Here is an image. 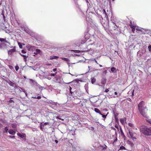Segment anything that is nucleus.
I'll list each match as a JSON object with an SVG mask.
<instances>
[{
	"mask_svg": "<svg viewBox=\"0 0 151 151\" xmlns=\"http://www.w3.org/2000/svg\"><path fill=\"white\" fill-rule=\"evenodd\" d=\"M15 69L17 71L19 69V67L18 65H16L15 67Z\"/></svg>",
	"mask_w": 151,
	"mask_h": 151,
	"instance_id": "31",
	"label": "nucleus"
},
{
	"mask_svg": "<svg viewBox=\"0 0 151 151\" xmlns=\"http://www.w3.org/2000/svg\"><path fill=\"white\" fill-rule=\"evenodd\" d=\"M94 42L93 41V42L91 43H88V45L87 46V47L85 48H83V50H84L85 51H90V50L92 51V52H93L94 51V50L91 48V46L94 45Z\"/></svg>",
	"mask_w": 151,
	"mask_h": 151,
	"instance_id": "3",
	"label": "nucleus"
},
{
	"mask_svg": "<svg viewBox=\"0 0 151 151\" xmlns=\"http://www.w3.org/2000/svg\"><path fill=\"white\" fill-rule=\"evenodd\" d=\"M140 132L145 135L147 136H151V127H148L144 126L140 127Z\"/></svg>",
	"mask_w": 151,
	"mask_h": 151,
	"instance_id": "1",
	"label": "nucleus"
},
{
	"mask_svg": "<svg viewBox=\"0 0 151 151\" xmlns=\"http://www.w3.org/2000/svg\"><path fill=\"white\" fill-rule=\"evenodd\" d=\"M115 127L116 128V129H119V127H118V126L117 125H115Z\"/></svg>",
	"mask_w": 151,
	"mask_h": 151,
	"instance_id": "48",
	"label": "nucleus"
},
{
	"mask_svg": "<svg viewBox=\"0 0 151 151\" xmlns=\"http://www.w3.org/2000/svg\"><path fill=\"white\" fill-rule=\"evenodd\" d=\"M138 109L141 114L144 116H145V109L147 108L144 106V102L143 101L141 102L138 105Z\"/></svg>",
	"mask_w": 151,
	"mask_h": 151,
	"instance_id": "2",
	"label": "nucleus"
},
{
	"mask_svg": "<svg viewBox=\"0 0 151 151\" xmlns=\"http://www.w3.org/2000/svg\"><path fill=\"white\" fill-rule=\"evenodd\" d=\"M91 40H88V42H86V44H87V43L89 42H91ZM85 43V42H81V44H83L84 43Z\"/></svg>",
	"mask_w": 151,
	"mask_h": 151,
	"instance_id": "39",
	"label": "nucleus"
},
{
	"mask_svg": "<svg viewBox=\"0 0 151 151\" xmlns=\"http://www.w3.org/2000/svg\"><path fill=\"white\" fill-rule=\"evenodd\" d=\"M23 92H24V93H25V95L26 96H27V93H26V92L25 91H23Z\"/></svg>",
	"mask_w": 151,
	"mask_h": 151,
	"instance_id": "57",
	"label": "nucleus"
},
{
	"mask_svg": "<svg viewBox=\"0 0 151 151\" xmlns=\"http://www.w3.org/2000/svg\"><path fill=\"white\" fill-rule=\"evenodd\" d=\"M16 48L15 46L13 48L8 51V53L10 56H12V53L16 51Z\"/></svg>",
	"mask_w": 151,
	"mask_h": 151,
	"instance_id": "8",
	"label": "nucleus"
},
{
	"mask_svg": "<svg viewBox=\"0 0 151 151\" xmlns=\"http://www.w3.org/2000/svg\"><path fill=\"white\" fill-rule=\"evenodd\" d=\"M134 90H133L132 92V96L134 95Z\"/></svg>",
	"mask_w": 151,
	"mask_h": 151,
	"instance_id": "53",
	"label": "nucleus"
},
{
	"mask_svg": "<svg viewBox=\"0 0 151 151\" xmlns=\"http://www.w3.org/2000/svg\"><path fill=\"white\" fill-rule=\"evenodd\" d=\"M120 150H126V148H125V147H124L122 146V147H120Z\"/></svg>",
	"mask_w": 151,
	"mask_h": 151,
	"instance_id": "35",
	"label": "nucleus"
},
{
	"mask_svg": "<svg viewBox=\"0 0 151 151\" xmlns=\"http://www.w3.org/2000/svg\"><path fill=\"white\" fill-rule=\"evenodd\" d=\"M91 82L92 84H93L96 81V79L94 77H92L91 78Z\"/></svg>",
	"mask_w": 151,
	"mask_h": 151,
	"instance_id": "21",
	"label": "nucleus"
},
{
	"mask_svg": "<svg viewBox=\"0 0 151 151\" xmlns=\"http://www.w3.org/2000/svg\"><path fill=\"white\" fill-rule=\"evenodd\" d=\"M14 47L12 46L11 47H10L11 48H13V47Z\"/></svg>",
	"mask_w": 151,
	"mask_h": 151,
	"instance_id": "63",
	"label": "nucleus"
},
{
	"mask_svg": "<svg viewBox=\"0 0 151 151\" xmlns=\"http://www.w3.org/2000/svg\"><path fill=\"white\" fill-rule=\"evenodd\" d=\"M88 68L89 69V70H90V69H89V66H88Z\"/></svg>",
	"mask_w": 151,
	"mask_h": 151,
	"instance_id": "64",
	"label": "nucleus"
},
{
	"mask_svg": "<svg viewBox=\"0 0 151 151\" xmlns=\"http://www.w3.org/2000/svg\"><path fill=\"white\" fill-rule=\"evenodd\" d=\"M58 58V57L56 56H50V60H52L53 59H57Z\"/></svg>",
	"mask_w": 151,
	"mask_h": 151,
	"instance_id": "14",
	"label": "nucleus"
},
{
	"mask_svg": "<svg viewBox=\"0 0 151 151\" xmlns=\"http://www.w3.org/2000/svg\"><path fill=\"white\" fill-rule=\"evenodd\" d=\"M55 141L56 143H57L58 142V141L57 140H55Z\"/></svg>",
	"mask_w": 151,
	"mask_h": 151,
	"instance_id": "52",
	"label": "nucleus"
},
{
	"mask_svg": "<svg viewBox=\"0 0 151 151\" xmlns=\"http://www.w3.org/2000/svg\"><path fill=\"white\" fill-rule=\"evenodd\" d=\"M7 83L11 86L14 87V83H13L11 81L9 80V81H6Z\"/></svg>",
	"mask_w": 151,
	"mask_h": 151,
	"instance_id": "13",
	"label": "nucleus"
},
{
	"mask_svg": "<svg viewBox=\"0 0 151 151\" xmlns=\"http://www.w3.org/2000/svg\"><path fill=\"white\" fill-rule=\"evenodd\" d=\"M111 71L113 73L116 72V68L114 67H112L111 68Z\"/></svg>",
	"mask_w": 151,
	"mask_h": 151,
	"instance_id": "22",
	"label": "nucleus"
},
{
	"mask_svg": "<svg viewBox=\"0 0 151 151\" xmlns=\"http://www.w3.org/2000/svg\"><path fill=\"white\" fill-rule=\"evenodd\" d=\"M95 111L97 113H99V112H100V110L98 109L95 108L94 109Z\"/></svg>",
	"mask_w": 151,
	"mask_h": 151,
	"instance_id": "26",
	"label": "nucleus"
},
{
	"mask_svg": "<svg viewBox=\"0 0 151 151\" xmlns=\"http://www.w3.org/2000/svg\"><path fill=\"white\" fill-rule=\"evenodd\" d=\"M109 89H106L104 91V92L106 93H107L108 92H109Z\"/></svg>",
	"mask_w": 151,
	"mask_h": 151,
	"instance_id": "41",
	"label": "nucleus"
},
{
	"mask_svg": "<svg viewBox=\"0 0 151 151\" xmlns=\"http://www.w3.org/2000/svg\"><path fill=\"white\" fill-rule=\"evenodd\" d=\"M99 66L100 67H102V65H99Z\"/></svg>",
	"mask_w": 151,
	"mask_h": 151,
	"instance_id": "62",
	"label": "nucleus"
},
{
	"mask_svg": "<svg viewBox=\"0 0 151 151\" xmlns=\"http://www.w3.org/2000/svg\"><path fill=\"white\" fill-rule=\"evenodd\" d=\"M56 70H57L56 68H54L52 70V71L54 72H55V71H56Z\"/></svg>",
	"mask_w": 151,
	"mask_h": 151,
	"instance_id": "47",
	"label": "nucleus"
},
{
	"mask_svg": "<svg viewBox=\"0 0 151 151\" xmlns=\"http://www.w3.org/2000/svg\"><path fill=\"white\" fill-rule=\"evenodd\" d=\"M27 57H24V60L25 62H26L27 61Z\"/></svg>",
	"mask_w": 151,
	"mask_h": 151,
	"instance_id": "45",
	"label": "nucleus"
},
{
	"mask_svg": "<svg viewBox=\"0 0 151 151\" xmlns=\"http://www.w3.org/2000/svg\"><path fill=\"white\" fill-rule=\"evenodd\" d=\"M120 131H121V134L122 135H123V136H124V134L123 132V131L122 130V129H121V130H120Z\"/></svg>",
	"mask_w": 151,
	"mask_h": 151,
	"instance_id": "43",
	"label": "nucleus"
},
{
	"mask_svg": "<svg viewBox=\"0 0 151 151\" xmlns=\"http://www.w3.org/2000/svg\"><path fill=\"white\" fill-rule=\"evenodd\" d=\"M32 98L34 99H40L41 98V96H38L37 97L36 96H32Z\"/></svg>",
	"mask_w": 151,
	"mask_h": 151,
	"instance_id": "25",
	"label": "nucleus"
},
{
	"mask_svg": "<svg viewBox=\"0 0 151 151\" xmlns=\"http://www.w3.org/2000/svg\"><path fill=\"white\" fill-rule=\"evenodd\" d=\"M18 136L22 138L24 141L26 140V135L24 133L20 134L19 133H18L17 134Z\"/></svg>",
	"mask_w": 151,
	"mask_h": 151,
	"instance_id": "9",
	"label": "nucleus"
},
{
	"mask_svg": "<svg viewBox=\"0 0 151 151\" xmlns=\"http://www.w3.org/2000/svg\"><path fill=\"white\" fill-rule=\"evenodd\" d=\"M61 59H62V60H65L66 61L69 62L70 61L69 59L67 58H61Z\"/></svg>",
	"mask_w": 151,
	"mask_h": 151,
	"instance_id": "23",
	"label": "nucleus"
},
{
	"mask_svg": "<svg viewBox=\"0 0 151 151\" xmlns=\"http://www.w3.org/2000/svg\"><path fill=\"white\" fill-rule=\"evenodd\" d=\"M36 52H34V53L36 54L40 53V52H41V50L39 49H35Z\"/></svg>",
	"mask_w": 151,
	"mask_h": 151,
	"instance_id": "18",
	"label": "nucleus"
},
{
	"mask_svg": "<svg viewBox=\"0 0 151 151\" xmlns=\"http://www.w3.org/2000/svg\"><path fill=\"white\" fill-rule=\"evenodd\" d=\"M147 121L150 124H151V119H148L147 120Z\"/></svg>",
	"mask_w": 151,
	"mask_h": 151,
	"instance_id": "38",
	"label": "nucleus"
},
{
	"mask_svg": "<svg viewBox=\"0 0 151 151\" xmlns=\"http://www.w3.org/2000/svg\"><path fill=\"white\" fill-rule=\"evenodd\" d=\"M9 137L11 138H15L14 136H9Z\"/></svg>",
	"mask_w": 151,
	"mask_h": 151,
	"instance_id": "49",
	"label": "nucleus"
},
{
	"mask_svg": "<svg viewBox=\"0 0 151 151\" xmlns=\"http://www.w3.org/2000/svg\"><path fill=\"white\" fill-rule=\"evenodd\" d=\"M128 125L129 126L132 127H133L134 126V125L132 124L131 123H129Z\"/></svg>",
	"mask_w": 151,
	"mask_h": 151,
	"instance_id": "36",
	"label": "nucleus"
},
{
	"mask_svg": "<svg viewBox=\"0 0 151 151\" xmlns=\"http://www.w3.org/2000/svg\"><path fill=\"white\" fill-rule=\"evenodd\" d=\"M24 31L27 33L29 34H30L31 33V31L27 28H25L24 29Z\"/></svg>",
	"mask_w": 151,
	"mask_h": 151,
	"instance_id": "12",
	"label": "nucleus"
},
{
	"mask_svg": "<svg viewBox=\"0 0 151 151\" xmlns=\"http://www.w3.org/2000/svg\"><path fill=\"white\" fill-rule=\"evenodd\" d=\"M12 128L14 129L16 128L17 124L16 123H13L12 124Z\"/></svg>",
	"mask_w": 151,
	"mask_h": 151,
	"instance_id": "24",
	"label": "nucleus"
},
{
	"mask_svg": "<svg viewBox=\"0 0 151 151\" xmlns=\"http://www.w3.org/2000/svg\"><path fill=\"white\" fill-rule=\"evenodd\" d=\"M98 113H99L100 115H101V114H102L100 111V112H99Z\"/></svg>",
	"mask_w": 151,
	"mask_h": 151,
	"instance_id": "56",
	"label": "nucleus"
},
{
	"mask_svg": "<svg viewBox=\"0 0 151 151\" xmlns=\"http://www.w3.org/2000/svg\"><path fill=\"white\" fill-rule=\"evenodd\" d=\"M45 78L49 80H50L51 79V76L50 74V73L49 75H46L45 76Z\"/></svg>",
	"mask_w": 151,
	"mask_h": 151,
	"instance_id": "16",
	"label": "nucleus"
},
{
	"mask_svg": "<svg viewBox=\"0 0 151 151\" xmlns=\"http://www.w3.org/2000/svg\"><path fill=\"white\" fill-rule=\"evenodd\" d=\"M101 115L102 116V117L104 118H105L106 117V116H107V114L106 115H105L101 114Z\"/></svg>",
	"mask_w": 151,
	"mask_h": 151,
	"instance_id": "29",
	"label": "nucleus"
},
{
	"mask_svg": "<svg viewBox=\"0 0 151 151\" xmlns=\"http://www.w3.org/2000/svg\"><path fill=\"white\" fill-rule=\"evenodd\" d=\"M114 94H115V95H117V92H114Z\"/></svg>",
	"mask_w": 151,
	"mask_h": 151,
	"instance_id": "54",
	"label": "nucleus"
},
{
	"mask_svg": "<svg viewBox=\"0 0 151 151\" xmlns=\"http://www.w3.org/2000/svg\"><path fill=\"white\" fill-rule=\"evenodd\" d=\"M4 42H5L6 43H7L9 44L10 45V43L9 42H8V41H6V39H5V41H4Z\"/></svg>",
	"mask_w": 151,
	"mask_h": 151,
	"instance_id": "42",
	"label": "nucleus"
},
{
	"mask_svg": "<svg viewBox=\"0 0 151 151\" xmlns=\"http://www.w3.org/2000/svg\"><path fill=\"white\" fill-rule=\"evenodd\" d=\"M57 72H56L54 73H50L51 76H54L55 77L56 79V81L57 82L58 81V77L57 76Z\"/></svg>",
	"mask_w": 151,
	"mask_h": 151,
	"instance_id": "10",
	"label": "nucleus"
},
{
	"mask_svg": "<svg viewBox=\"0 0 151 151\" xmlns=\"http://www.w3.org/2000/svg\"><path fill=\"white\" fill-rule=\"evenodd\" d=\"M18 45H19V47H20V48H22V46L21 45H20L19 44H20V43L19 42L18 43Z\"/></svg>",
	"mask_w": 151,
	"mask_h": 151,
	"instance_id": "50",
	"label": "nucleus"
},
{
	"mask_svg": "<svg viewBox=\"0 0 151 151\" xmlns=\"http://www.w3.org/2000/svg\"><path fill=\"white\" fill-rule=\"evenodd\" d=\"M40 129L41 130H42L43 128V125L42 124V123H41L40 124Z\"/></svg>",
	"mask_w": 151,
	"mask_h": 151,
	"instance_id": "30",
	"label": "nucleus"
},
{
	"mask_svg": "<svg viewBox=\"0 0 151 151\" xmlns=\"http://www.w3.org/2000/svg\"><path fill=\"white\" fill-rule=\"evenodd\" d=\"M106 82V78H103L101 80V83L102 84H104Z\"/></svg>",
	"mask_w": 151,
	"mask_h": 151,
	"instance_id": "15",
	"label": "nucleus"
},
{
	"mask_svg": "<svg viewBox=\"0 0 151 151\" xmlns=\"http://www.w3.org/2000/svg\"><path fill=\"white\" fill-rule=\"evenodd\" d=\"M2 16H3V18L4 19H5V16L4 14H3V13H2Z\"/></svg>",
	"mask_w": 151,
	"mask_h": 151,
	"instance_id": "46",
	"label": "nucleus"
},
{
	"mask_svg": "<svg viewBox=\"0 0 151 151\" xmlns=\"http://www.w3.org/2000/svg\"><path fill=\"white\" fill-rule=\"evenodd\" d=\"M5 39L0 38V41L1 42H4Z\"/></svg>",
	"mask_w": 151,
	"mask_h": 151,
	"instance_id": "34",
	"label": "nucleus"
},
{
	"mask_svg": "<svg viewBox=\"0 0 151 151\" xmlns=\"http://www.w3.org/2000/svg\"><path fill=\"white\" fill-rule=\"evenodd\" d=\"M95 60V62H96V63H97V64H98V63H97V61H96V60Z\"/></svg>",
	"mask_w": 151,
	"mask_h": 151,
	"instance_id": "59",
	"label": "nucleus"
},
{
	"mask_svg": "<svg viewBox=\"0 0 151 151\" xmlns=\"http://www.w3.org/2000/svg\"><path fill=\"white\" fill-rule=\"evenodd\" d=\"M61 116H58L56 117V118L58 119H59L60 120H64V119H62L61 118Z\"/></svg>",
	"mask_w": 151,
	"mask_h": 151,
	"instance_id": "28",
	"label": "nucleus"
},
{
	"mask_svg": "<svg viewBox=\"0 0 151 151\" xmlns=\"http://www.w3.org/2000/svg\"><path fill=\"white\" fill-rule=\"evenodd\" d=\"M72 88L70 87V86H69V91H70V95L71 96H73L74 94V92H72L71 91V89H72Z\"/></svg>",
	"mask_w": 151,
	"mask_h": 151,
	"instance_id": "20",
	"label": "nucleus"
},
{
	"mask_svg": "<svg viewBox=\"0 0 151 151\" xmlns=\"http://www.w3.org/2000/svg\"><path fill=\"white\" fill-rule=\"evenodd\" d=\"M8 130V127H6L4 128V130L3 131L4 133H7Z\"/></svg>",
	"mask_w": 151,
	"mask_h": 151,
	"instance_id": "17",
	"label": "nucleus"
},
{
	"mask_svg": "<svg viewBox=\"0 0 151 151\" xmlns=\"http://www.w3.org/2000/svg\"><path fill=\"white\" fill-rule=\"evenodd\" d=\"M114 118H115V119L116 121H119L117 117H116V114H114Z\"/></svg>",
	"mask_w": 151,
	"mask_h": 151,
	"instance_id": "33",
	"label": "nucleus"
},
{
	"mask_svg": "<svg viewBox=\"0 0 151 151\" xmlns=\"http://www.w3.org/2000/svg\"><path fill=\"white\" fill-rule=\"evenodd\" d=\"M148 49L149 50V52L151 53V45H149L148 46Z\"/></svg>",
	"mask_w": 151,
	"mask_h": 151,
	"instance_id": "27",
	"label": "nucleus"
},
{
	"mask_svg": "<svg viewBox=\"0 0 151 151\" xmlns=\"http://www.w3.org/2000/svg\"><path fill=\"white\" fill-rule=\"evenodd\" d=\"M8 132L10 134L12 135H14L16 133V132L13 129H10L8 130Z\"/></svg>",
	"mask_w": 151,
	"mask_h": 151,
	"instance_id": "11",
	"label": "nucleus"
},
{
	"mask_svg": "<svg viewBox=\"0 0 151 151\" xmlns=\"http://www.w3.org/2000/svg\"><path fill=\"white\" fill-rule=\"evenodd\" d=\"M117 140V138H116V139L114 140V141L113 142V143H114L115 142H116V141Z\"/></svg>",
	"mask_w": 151,
	"mask_h": 151,
	"instance_id": "51",
	"label": "nucleus"
},
{
	"mask_svg": "<svg viewBox=\"0 0 151 151\" xmlns=\"http://www.w3.org/2000/svg\"><path fill=\"white\" fill-rule=\"evenodd\" d=\"M103 14H105V16L106 15L107 16V13H106L105 9H103Z\"/></svg>",
	"mask_w": 151,
	"mask_h": 151,
	"instance_id": "32",
	"label": "nucleus"
},
{
	"mask_svg": "<svg viewBox=\"0 0 151 151\" xmlns=\"http://www.w3.org/2000/svg\"><path fill=\"white\" fill-rule=\"evenodd\" d=\"M112 129L115 130H116V129H115L114 128H112Z\"/></svg>",
	"mask_w": 151,
	"mask_h": 151,
	"instance_id": "61",
	"label": "nucleus"
},
{
	"mask_svg": "<svg viewBox=\"0 0 151 151\" xmlns=\"http://www.w3.org/2000/svg\"><path fill=\"white\" fill-rule=\"evenodd\" d=\"M48 124V122H46L43 124H42L43 126H44V125H47Z\"/></svg>",
	"mask_w": 151,
	"mask_h": 151,
	"instance_id": "40",
	"label": "nucleus"
},
{
	"mask_svg": "<svg viewBox=\"0 0 151 151\" xmlns=\"http://www.w3.org/2000/svg\"><path fill=\"white\" fill-rule=\"evenodd\" d=\"M115 114H116V117H117V116H118V114L117 113H115Z\"/></svg>",
	"mask_w": 151,
	"mask_h": 151,
	"instance_id": "55",
	"label": "nucleus"
},
{
	"mask_svg": "<svg viewBox=\"0 0 151 151\" xmlns=\"http://www.w3.org/2000/svg\"><path fill=\"white\" fill-rule=\"evenodd\" d=\"M26 47L27 50L31 52H33L36 49L35 46H32L29 45H27Z\"/></svg>",
	"mask_w": 151,
	"mask_h": 151,
	"instance_id": "5",
	"label": "nucleus"
},
{
	"mask_svg": "<svg viewBox=\"0 0 151 151\" xmlns=\"http://www.w3.org/2000/svg\"><path fill=\"white\" fill-rule=\"evenodd\" d=\"M20 55L22 56L23 57V58H24V57H28V56H27L26 55H23V54H20Z\"/></svg>",
	"mask_w": 151,
	"mask_h": 151,
	"instance_id": "37",
	"label": "nucleus"
},
{
	"mask_svg": "<svg viewBox=\"0 0 151 151\" xmlns=\"http://www.w3.org/2000/svg\"><path fill=\"white\" fill-rule=\"evenodd\" d=\"M130 27H131V28H132V31L133 32H134V31H135V29L137 30L141 31V28H139L138 27H137L135 26H133L132 25L130 26Z\"/></svg>",
	"mask_w": 151,
	"mask_h": 151,
	"instance_id": "7",
	"label": "nucleus"
},
{
	"mask_svg": "<svg viewBox=\"0 0 151 151\" xmlns=\"http://www.w3.org/2000/svg\"><path fill=\"white\" fill-rule=\"evenodd\" d=\"M109 24L111 26V27L112 28L113 30H115L117 29V23L116 21L111 20V21L109 22Z\"/></svg>",
	"mask_w": 151,
	"mask_h": 151,
	"instance_id": "4",
	"label": "nucleus"
},
{
	"mask_svg": "<svg viewBox=\"0 0 151 151\" xmlns=\"http://www.w3.org/2000/svg\"><path fill=\"white\" fill-rule=\"evenodd\" d=\"M86 1L87 3H88V0H86Z\"/></svg>",
	"mask_w": 151,
	"mask_h": 151,
	"instance_id": "58",
	"label": "nucleus"
},
{
	"mask_svg": "<svg viewBox=\"0 0 151 151\" xmlns=\"http://www.w3.org/2000/svg\"><path fill=\"white\" fill-rule=\"evenodd\" d=\"M129 134L130 137L132 139H136V134L135 132H132L131 131V130L130 129H129Z\"/></svg>",
	"mask_w": 151,
	"mask_h": 151,
	"instance_id": "6",
	"label": "nucleus"
},
{
	"mask_svg": "<svg viewBox=\"0 0 151 151\" xmlns=\"http://www.w3.org/2000/svg\"><path fill=\"white\" fill-rule=\"evenodd\" d=\"M23 77H24V78H25V79H26V76H23Z\"/></svg>",
	"mask_w": 151,
	"mask_h": 151,
	"instance_id": "60",
	"label": "nucleus"
},
{
	"mask_svg": "<svg viewBox=\"0 0 151 151\" xmlns=\"http://www.w3.org/2000/svg\"><path fill=\"white\" fill-rule=\"evenodd\" d=\"M22 52L23 53H26V51L24 50H22Z\"/></svg>",
	"mask_w": 151,
	"mask_h": 151,
	"instance_id": "44",
	"label": "nucleus"
},
{
	"mask_svg": "<svg viewBox=\"0 0 151 151\" xmlns=\"http://www.w3.org/2000/svg\"><path fill=\"white\" fill-rule=\"evenodd\" d=\"M100 147L102 148V150H106L107 148V146L105 144H104V146L100 145Z\"/></svg>",
	"mask_w": 151,
	"mask_h": 151,
	"instance_id": "19",
	"label": "nucleus"
}]
</instances>
